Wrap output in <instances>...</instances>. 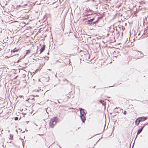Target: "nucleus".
<instances>
[{
  "label": "nucleus",
  "mask_w": 148,
  "mask_h": 148,
  "mask_svg": "<svg viewBox=\"0 0 148 148\" xmlns=\"http://www.w3.org/2000/svg\"><path fill=\"white\" fill-rule=\"evenodd\" d=\"M92 23V25L93 26H95V24H94V22H93Z\"/></svg>",
  "instance_id": "23"
},
{
  "label": "nucleus",
  "mask_w": 148,
  "mask_h": 148,
  "mask_svg": "<svg viewBox=\"0 0 148 148\" xmlns=\"http://www.w3.org/2000/svg\"><path fill=\"white\" fill-rule=\"evenodd\" d=\"M45 45H43L42 47H41L40 50V52L39 53V54H40L42 52H43L45 50Z\"/></svg>",
  "instance_id": "5"
},
{
  "label": "nucleus",
  "mask_w": 148,
  "mask_h": 148,
  "mask_svg": "<svg viewBox=\"0 0 148 148\" xmlns=\"http://www.w3.org/2000/svg\"><path fill=\"white\" fill-rule=\"evenodd\" d=\"M38 48H37V50H38Z\"/></svg>",
  "instance_id": "51"
},
{
  "label": "nucleus",
  "mask_w": 148,
  "mask_h": 148,
  "mask_svg": "<svg viewBox=\"0 0 148 148\" xmlns=\"http://www.w3.org/2000/svg\"><path fill=\"white\" fill-rule=\"evenodd\" d=\"M58 122V118L56 116L54 117L50 120L49 125L53 128Z\"/></svg>",
  "instance_id": "1"
},
{
  "label": "nucleus",
  "mask_w": 148,
  "mask_h": 148,
  "mask_svg": "<svg viewBox=\"0 0 148 148\" xmlns=\"http://www.w3.org/2000/svg\"><path fill=\"white\" fill-rule=\"evenodd\" d=\"M95 19V18L93 17V18L91 19H90L88 20L87 21V24L89 25H90V24H92L94 20Z\"/></svg>",
  "instance_id": "4"
},
{
  "label": "nucleus",
  "mask_w": 148,
  "mask_h": 148,
  "mask_svg": "<svg viewBox=\"0 0 148 148\" xmlns=\"http://www.w3.org/2000/svg\"><path fill=\"white\" fill-rule=\"evenodd\" d=\"M21 119V117H20L19 118V119Z\"/></svg>",
  "instance_id": "47"
},
{
  "label": "nucleus",
  "mask_w": 148,
  "mask_h": 148,
  "mask_svg": "<svg viewBox=\"0 0 148 148\" xmlns=\"http://www.w3.org/2000/svg\"><path fill=\"white\" fill-rule=\"evenodd\" d=\"M1 48H0V51L1 50Z\"/></svg>",
  "instance_id": "45"
},
{
  "label": "nucleus",
  "mask_w": 148,
  "mask_h": 148,
  "mask_svg": "<svg viewBox=\"0 0 148 148\" xmlns=\"http://www.w3.org/2000/svg\"><path fill=\"white\" fill-rule=\"evenodd\" d=\"M35 125H36V126H37V125L36 124Z\"/></svg>",
  "instance_id": "48"
},
{
  "label": "nucleus",
  "mask_w": 148,
  "mask_h": 148,
  "mask_svg": "<svg viewBox=\"0 0 148 148\" xmlns=\"http://www.w3.org/2000/svg\"><path fill=\"white\" fill-rule=\"evenodd\" d=\"M30 49H28V50H26V54H25L24 55V56L23 57V58H24L25 56L27 54L29 53H30Z\"/></svg>",
  "instance_id": "10"
},
{
  "label": "nucleus",
  "mask_w": 148,
  "mask_h": 148,
  "mask_svg": "<svg viewBox=\"0 0 148 148\" xmlns=\"http://www.w3.org/2000/svg\"><path fill=\"white\" fill-rule=\"evenodd\" d=\"M115 113H118L119 112L118 111H116L115 112Z\"/></svg>",
  "instance_id": "33"
},
{
  "label": "nucleus",
  "mask_w": 148,
  "mask_h": 148,
  "mask_svg": "<svg viewBox=\"0 0 148 148\" xmlns=\"http://www.w3.org/2000/svg\"><path fill=\"white\" fill-rule=\"evenodd\" d=\"M19 50V49H16V48H15L13 50H12L11 51V52L12 53H15V52H16L18 51Z\"/></svg>",
  "instance_id": "9"
},
{
  "label": "nucleus",
  "mask_w": 148,
  "mask_h": 148,
  "mask_svg": "<svg viewBox=\"0 0 148 148\" xmlns=\"http://www.w3.org/2000/svg\"><path fill=\"white\" fill-rule=\"evenodd\" d=\"M95 40V39H92V41L93 42H94Z\"/></svg>",
  "instance_id": "22"
},
{
  "label": "nucleus",
  "mask_w": 148,
  "mask_h": 148,
  "mask_svg": "<svg viewBox=\"0 0 148 148\" xmlns=\"http://www.w3.org/2000/svg\"><path fill=\"white\" fill-rule=\"evenodd\" d=\"M86 114H80V117H82V116H86Z\"/></svg>",
  "instance_id": "15"
},
{
  "label": "nucleus",
  "mask_w": 148,
  "mask_h": 148,
  "mask_svg": "<svg viewBox=\"0 0 148 148\" xmlns=\"http://www.w3.org/2000/svg\"><path fill=\"white\" fill-rule=\"evenodd\" d=\"M10 138H9L10 139H13V135L10 134Z\"/></svg>",
  "instance_id": "11"
},
{
  "label": "nucleus",
  "mask_w": 148,
  "mask_h": 148,
  "mask_svg": "<svg viewBox=\"0 0 148 148\" xmlns=\"http://www.w3.org/2000/svg\"><path fill=\"white\" fill-rule=\"evenodd\" d=\"M29 122V121H26V122H27V123H28Z\"/></svg>",
  "instance_id": "34"
},
{
  "label": "nucleus",
  "mask_w": 148,
  "mask_h": 148,
  "mask_svg": "<svg viewBox=\"0 0 148 148\" xmlns=\"http://www.w3.org/2000/svg\"><path fill=\"white\" fill-rule=\"evenodd\" d=\"M99 102L101 103H102V104L103 105V101H102V100H100L99 101Z\"/></svg>",
  "instance_id": "16"
},
{
  "label": "nucleus",
  "mask_w": 148,
  "mask_h": 148,
  "mask_svg": "<svg viewBox=\"0 0 148 148\" xmlns=\"http://www.w3.org/2000/svg\"><path fill=\"white\" fill-rule=\"evenodd\" d=\"M147 32V29H146L145 28V29H144V32Z\"/></svg>",
  "instance_id": "21"
},
{
  "label": "nucleus",
  "mask_w": 148,
  "mask_h": 148,
  "mask_svg": "<svg viewBox=\"0 0 148 148\" xmlns=\"http://www.w3.org/2000/svg\"><path fill=\"white\" fill-rule=\"evenodd\" d=\"M80 117V118H81V120L82 121V122L84 123V122H85V121L86 120V116H82V117Z\"/></svg>",
  "instance_id": "6"
},
{
  "label": "nucleus",
  "mask_w": 148,
  "mask_h": 148,
  "mask_svg": "<svg viewBox=\"0 0 148 148\" xmlns=\"http://www.w3.org/2000/svg\"><path fill=\"white\" fill-rule=\"evenodd\" d=\"M27 5V4H25L24 5V6H26Z\"/></svg>",
  "instance_id": "32"
},
{
  "label": "nucleus",
  "mask_w": 148,
  "mask_h": 148,
  "mask_svg": "<svg viewBox=\"0 0 148 148\" xmlns=\"http://www.w3.org/2000/svg\"><path fill=\"white\" fill-rule=\"evenodd\" d=\"M123 114H124L125 115L127 114V112L126 111H124L123 112Z\"/></svg>",
  "instance_id": "17"
},
{
  "label": "nucleus",
  "mask_w": 148,
  "mask_h": 148,
  "mask_svg": "<svg viewBox=\"0 0 148 148\" xmlns=\"http://www.w3.org/2000/svg\"><path fill=\"white\" fill-rule=\"evenodd\" d=\"M113 86H112L108 87H113Z\"/></svg>",
  "instance_id": "30"
},
{
  "label": "nucleus",
  "mask_w": 148,
  "mask_h": 148,
  "mask_svg": "<svg viewBox=\"0 0 148 148\" xmlns=\"http://www.w3.org/2000/svg\"><path fill=\"white\" fill-rule=\"evenodd\" d=\"M148 124V123H145L144 124V125L143 126H145V125H147Z\"/></svg>",
  "instance_id": "20"
},
{
  "label": "nucleus",
  "mask_w": 148,
  "mask_h": 148,
  "mask_svg": "<svg viewBox=\"0 0 148 148\" xmlns=\"http://www.w3.org/2000/svg\"><path fill=\"white\" fill-rule=\"evenodd\" d=\"M89 38H91V36H90V37H89Z\"/></svg>",
  "instance_id": "49"
},
{
  "label": "nucleus",
  "mask_w": 148,
  "mask_h": 148,
  "mask_svg": "<svg viewBox=\"0 0 148 148\" xmlns=\"http://www.w3.org/2000/svg\"><path fill=\"white\" fill-rule=\"evenodd\" d=\"M92 1H94V0H92Z\"/></svg>",
  "instance_id": "44"
},
{
  "label": "nucleus",
  "mask_w": 148,
  "mask_h": 148,
  "mask_svg": "<svg viewBox=\"0 0 148 148\" xmlns=\"http://www.w3.org/2000/svg\"><path fill=\"white\" fill-rule=\"evenodd\" d=\"M18 117L16 116L14 117V120L16 121L18 120Z\"/></svg>",
  "instance_id": "14"
},
{
  "label": "nucleus",
  "mask_w": 148,
  "mask_h": 148,
  "mask_svg": "<svg viewBox=\"0 0 148 148\" xmlns=\"http://www.w3.org/2000/svg\"><path fill=\"white\" fill-rule=\"evenodd\" d=\"M143 34H144V33H143V34H142V36L143 35Z\"/></svg>",
  "instance_id": "42"
},
{
  "label": "nucleus",
  "mask_w": 148,
  "mask_h": 148,
  "mask_svg": "<svg viewBox=\"0 0 148 148\" xmlns=\"http://www.w3.org/2000/svg\"><path fill=\"white\" fill-rule=\"evenodd\" d=\"M74 48L75 49H78V47L77 45H74Z\"/></svg>",
  "instance_id": "13"
},
{
  "label": "nucleus",
  "mask_w": 148,
  "mask_h": 148,
  "mask_svg": "<svg viewBox=\"0 0 148 148\" xmlns=\"http://www.w3.org/2000/svg\"><path fill=\"white\" fill-rule=\"evenodd\" d=\"M34 124L35 125L36 124L35 123H34Z\"/></svg>",
  "instance_id": "40"
},
{
  "label": "nucleus",
  "mask_w": 148,
  "mask_h": 148,
  "mask_svg": "<svg viewBox=\"0 0 148 148\" xmlns=\"http://www.w3.org/2000/svg\"><path fill=\"white\" fill-rule=\"evenodd\" d=\"M59 62L60 63V62L58 60H57L56 61V62Z\"/></svg>",
  "instance_id": "24"
},
{
  "label": "nucleus",
  "mask_w": 148,
  "mask_h": 148,
  "mask_svg": "<svg viewBox=\"0 0 148 148\" xmlns=\"http://www.w3.org/2000/svg\"><path fill=\"white\" fill-rule=\"evenodd\" d=\"M18 130H20V132L22 130H21V129H19Z\"/></svg>",
  "instance_id": "31"
},
{
  "label": "nucleus",
  "mask_w": 148,
  "mask_h": 148,
  "mask_svg": "<svg viewBox=\"0 0 148 148\" xmlns=\"http://www.w3.org/2000/svg\"><path fill=\"white\" fill-rule=\"evenodd\" d=\"M55 2H53V3H52V4H54V3Z\"/></svg>",
  "instance_id": "35"
},
{
  "label": "nucleus",
  "mask_w": 148,
  "mask_h": 148,
  "mask_svg": "<svg viewBox=\"0 0 148 148\" xmlns=\"http://www.w3.org/2000/svg\"><path fill=\"white\" fill-rule=\"evenodd\" d=\"M99 21L98 20H97L95 21H93L94 22V24H95V25Z\"/></svg>",
  "instance_id": "12"
},
{
  "label": "nucleus",
  "mask_w": 148,
  "mask_h": 148,
  "mask_svg": "<svg viewBox=\"0 0 148 148\" xmlns=\"http://www.w3.org/2000/svg\"><path fill=\"white\" fill-rule=\"evenodd\" d=\"M116 115V114H115L114 115H113L112 117H113V118H114V116Z\"/></svg>",
  "instance_id": "25"
},
{
  "label": "nucleus",
  "mask_w": 148,
  "mask_h": 148,
  "mask_svg": "<svg viewBox=\"0 0 148 148\" xmlns=\"http://www.w3.org/2000/svg\"><path fill=\"white\" fill-rule=\"evenodd\" d=\"M56 86V85H54V86H55H55Z\"/></svg>",
  "instance_id": "52"
},
{
  "label": "nucleus",
  "mask_w": 148,
  "mask_h": 148,
  "mask_svg": "<svg viewBox=\"0 0 148 148\" xmlns=\"http://www.w3.org/2000/svg\"><path fill=\"white\" fill-rule=\"evenodd\" d=\"M40 81V79H38V81Z\"/></svg>",
  "instance_id": "43"
},
{
  "label": "nucleus",
  "mask_w": 148,
  "mask_h": 148,
  "mask_svg": "<svg viewBox=\"0 0 148 148\" xmlns=\"http://www.w3.org/2000/svg\"><path fill=\"white\" fill-rule=\"evenodd\" d=\"M34 99V98H32V99Z\"/></svg>",
  "instance_id": "39"
},
{
  "label": "nucleus",
  "mask_w": 148,
  "mask_h": 148,
  "mask_svg": "<svg viewBox=\"0 0 148 148\" xmlns=\"http://www.w3.org/2000/svg\"><path fill=\"white\" fill-rule=\"evenodd\" d=\"M95 86H94L93 87L94 88H95Z\"/></svg>",
  "instance_id": "41"
},
{
  "label": "nucleus",
  "mask_w": 148,
  "mask_h": 148,
  "mask_svg": "<svg viewBox=\"0 0 148 148\" xmlns=\"http://www.w3.org/2000/svg\"><path fill=\"white\" fill-rule=\"evenodd\" d=\"M16 131L17 132L18 131H17V130H16Z\"/></svg>",
  "instance_id": "38"
},
{
  "label": "nucleus",
  "mask_w": 148,
  "mask_h": 148,
  "mask_svg": "<svg viewBox=\"0 0 148 148\" xmlns=\"http://www.w3.org/2000/svg\"><path fill=\"white\" fill-rule=\"evenodd\" d=\"M140 122V121L138 119V118H137L136 119L135 121V124L137 125L139 124Z\"/></svg>",
  "instance_id": "8"
},
{
  "label": "nucleus",
  "mask_w": 148,
  "mask_h": 148,
  "mask_svg": "<svg viewBox=\"0 0 148 148\" xmlns=\"http://www.w3.org/2000/svg\"><path fill=\"white\" fill-rule=\"evenodd\" d=\"M54 103H55V104H57V103H56V102H55Z\"/></svg>",
  "instance_id": "37"
},
{
  "label": "nucleus",
  "mask_w": 148,
  "mask_h": 148,
  "mask_svg": "<svg viewBox=\"0 0 148 148\" xmlns=\"http://www.w3.org/2000/svg\"><path fill=\"white\" fill-rule=\"evenodd\" d=\"M30 99V98H29V99H27L26 100V101H29V99Z\"/></svg>",
  "instance_id": "26"
},
{
  "label": "nucleus",
  "mask_w": 148,
  "mask_h": 148,
  "mask_svg": "<svg viewBox=\"0 0 148 148\" xmlns=\"http://www.w3.org/2000/svg\"><path fill=\"white\" fill-rule=\"evenodd\" d=\"M79 110L80 112V114H86V113L85 112L84 110V109L82 108H80Z\"/></svg>",
  "instance_id": "7"
},
{
  "label": "nucleus",
  "mask_w": 148,
  "mask_h": 148,
  "mask_svg": "<svg viewBox=\"0 0 148 148\" xmlns=\"http://www.w3.org/2000/svg\"><path fill=\"white\" fill-rule=\"evenodd\" d=\"M58 103H60V102L59 101H58Z\"/></svg>",
  "instance_id": "28"
},
{
  "label": "nucleus",
  "mask_w": 148,
  "mask_h": 148,
  "mask_svg": "<svg viewBox=\"0 0 148 148\" xmlns=\"http://www.w3.org/2000/svg\"><path fill=\"white\" fill-rule=\"evenodd\" d=\"M140 33H139L138 34V36H139V35H140Z\"/></svg>",
  "instance_id": "36"
},
{
  "label": "nucleus",
  "mask_w": 148,
  "mask_h": 148,
  "mask_svg": "<svg viewBox=\"0 0 148 148\" xmlns=\"http://www.w3.org/2000/svg\"><path fill=\"white\" fill-rule=\"evenodd\" d=\"M140 52V53H141V54H140V55H140V57H143V53H142V52Z\"/></svg>",
  "instance_id": "19"
},
{
  "label": "nucleus",
  "mask_w": 148,
  "mask_h": 148,
  "mask_svg": "<svg viewBox=\"0 0 148 148\" xmlns=\"http://www.w3.org/2000/svg\"><path fill=\"white\" fill-rule=\"evenodd\" d=\"M119 33V32H118V33H117V34H118Z\"/></svg>",
  "instance_id": "50"
},
{
  "label": "nucleus",
  "mask_w": 148,
  "mask_h": 148,
  "mask_svg": "<svg viewBox=\"0 0 148 148\" xmlns=\"http://www.w3.org/2000/svg\"><path fill=\"white\" fill-rule=\"evenodd\" d=\"M140 122L144 121L146 120L147 118V117L141 116L137 118Z\"/></svg>",
  "instance_id": "2"
},
{
  "label": "nucleus",
  "mask_w": 148,
  "mask_h": 148,
  "mask_svg": "<svg viewBox=\"0 0 148 148\" xmlns=\"http://www.w3.org/2000/svg\"><path fill=\"white\" fill-rule=\"evenodd\" d=\"M145 127V126H142L139 129L137 132V134L136 135V138L137 136V135L140 134L143 131L144 128Z\"/></svg>",
  "instance_id": "3"
},
{
  "label": "nucleus",
  "mask_w": 148,
  "mask_h": 148,
  "mask_svg": "<svg viewBox=\"0 0 148 148\" xmlns=\"http://www.w3.org/2000/svg\"><path fill=\"white\" fill-rule=\"evenodd\" d=\"M67 97H68V98H69V96H67Z\"/></svg>",
  "instance_id": "46"
},
{
  "label": "nucleus",
  "mask_w": 148,
  "mask_h": 148,
  "mask_svg": "<svg viewBox=\"0 0 148 148\" xmlns=\"http://www.w3.org/2000/svg\"><path fill=\"white\" fill-rule=\"evenodd\" d=\"M13 53H12L11 54L12 56H14L16 54Z\"/></svg>",
  "instance_id": "18"
},
{
  "label": "nucleus",
  "mask_w": 148,
  "mask_h": 148,
  "mask_svg": "<svg viewBox=\"0 0 148 148\" xmlns=\"http://www.w3.org/2000/svg\"><path fill=\"white\" fill-rule=\"evenodd\" d=\"M119 108V107H116V108H114V109H116V108Z\"/></svg>",
  "instance_id": "27"
},
{
  "label": "nucleus",
  "mask_w": 148,
  "mask_h": 148,
  "mask_svg": "<svg viewBox=\"0 0 148 148\" xmlns=\"http://www.w3.org/2000/svg\"><path fill=\"white\" fill-rule=\"evenodd\" d=\"M20 61V60H18V61H17V62H18L19 61Z\"/></svg>",
  "instance_id": "29"
}]
</instances>
